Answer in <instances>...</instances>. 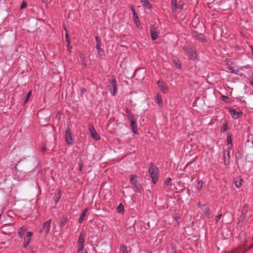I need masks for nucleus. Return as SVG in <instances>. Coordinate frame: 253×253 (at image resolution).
Wrapping results in <instances>:
<instances>
[{
    "instance_id": "20e7f679",
    "label": "nucleus",
    "mask_w": 253,
    "mask_h": 253,
    "mask_svg": "<svg viewBox=\"0 0 253 253\" xmlns=\"http://www.w3.org/2000/svg\"><path fill=\"white\" fill-rule=\"evenodd\" d=\"M84 242V235L82 233H81L77 241V245L78 246V249L77 250L78 253H83Z\"/></svg>"
},
{
    "instance_id": "aec40b11",
    "label": "nucleus",
    "mask_w": 253,
    "mask_h": 253,
    "mask_svg": "<svg viewBox=\"0 0 253 253\" xmlns=\"http://www.w3.org/2000/svg\"><path fill=\"white\" fill-rule=\"evenodd\" d=\"M87 209H85L81 213V214L80 215V218L79 219V220H78V222L79 223H82L83 220H84V217L85 216L86 213V212H87Z\"/></svg>"
},
{
    "instance_id": "6e6552de",
    "label": "nucleus",
    "mask_w": 253,
    "mask_h": 253,
    "mask_svg": "<svg viewBox=\"0 0 253 253\" xmlns=\"http://www.w3.org/2000/svg\"><path fill=\"white\" fill-rule=\"evenodd\" d=\"M51 224V219H48L45 221L43 224L41 232H44L45 235H47L50 231Z\"/></svg>"
},
{
    "instance_id": "4468645a",
    "label": "nucleus",
    "mask_w": 253,
    "mask_h": 253,
    "mask_svg": "<svg viewBox=\"0 0 253 253\" xmlns=\"http://www.w3.org/2000/svg\"><path fill=\"white\" fill-rule=\"evenodd\" d=\"M230 113L231 116L234 119L239 118L241 114V113H239L235 110H230Z\"/></svg>"
},
{
    "instance_id": "603ef678",
    "label": "nucleus",
    "mask_w": 253,
    "mask_h": 253,
    "mask_svg": "<svg viewBox=\"0 0 253 253\" xmlns=\"http://www.w3.org/2000/svg\"><path fill=\"white\" fill-rule=\"evenodd\" d=\"M14 168L16 170L17 169V165H16L15 167H14Z\"/></svg>"
},
{
    "instance_id": "bb28decb",
    "label": "nucleus",
    "mask_w": 253,
    "mask_h": 253,
    "mask_svg": "<svg viewBox=\"0 0 253 253\" xmlns=\"http://www.w3.org/2000/svg\"><path fill=\"white\" fill-rule=\"evenodd\" d=\"M142 5H143V6H145L148 9H151V5L150 3H149V2L147 0H146L145 1H144L142 3Z\"/></svg>"
},
{
    "instance_id": "4c0bfd02",
    "label": "nucleus",
    "mask_w": 253,
    "mask_h": 253,
    "mask_svg": "<svg viewBox=\"0 0 253 253\" xmlns=\"http://www.w3.org/2000/svg\"><path fill=\"white\" fill-rule=\"evenodd\" d=\"M222 215L221 214H219L218 215H217L216 216V221L217 222L218 220H220V219L221 218V217Z\"/></svg>"
},
{
    "instance_id": "a18cd8bd",
    "label": "nucleus",
    "mask_w": 253,
    "mask_h": 253,
    "mask_svg": "<svg viewBox=\"0 0 253 253\" xmlns=\"http://www.w3.org/2000/svg\"><path fill=\"white\" fill-rule=\"evenodd\" d=\"M100 139V137L96 134V140Z\"/></svg>"
},
{
    "instance_id": "09e8293b",
    "label": "nucleus",
    "mask_w": 253,
    "mask_h": 253,
    "mask_svg": "<svg viewBox=\"0 0 253 253\" xmlns=\"http://www.w3.org/2000/svg\"><path fill=\"white\" fill-rule=\"evenodd\" d=\"M132 11H133V12H134V15H135V14H136V13H135V11H134V8H132Z\"/></svg>"
},
{
    "instance_id": "39448f33",
    "label": "nucleus",
    "mask_w": 253,
    "mask_h": 253,
    "mask_svg": "<svg viewBox=\"0 0 253 253\" xmlns=\"http://www.w3.org/2000/svg\"><path fill=\"white\" fill-rule=\"evenodd\" d=\"M171 3L172 10H175L177 9L182 10L185 5V3L182 1H179L177 3V0H171Z\"/></svg>"
},
{
    "instance_id": "f257e3e1",
    "label": "nucleus",
    "mask_w": 253,
    "mask_h": 253,
    "mask_svg": "<svg viewBox=\"0 0 253 253\" xmlns=\"http://www.w3.org/2000/svg\"><path fill=\"white\" fill-rule=\"evenodd\" d=\"M239 239L240 240L239 248L243 250V253L253 247V238L247 239L246 233L244 231L240 233Z\"/></svg>"
},
{
    "instance_id": "c85d7f7f",
    "label": "nucleus",
    "mask_w": 253,
    "mask_h": 253,
    "mask_svg": "<svg viewBox=\"0 0 253 253\" xmlns=\"http://www.w3.org/2000/svg\"><path fill=\"white\" fill-rule=\"evenodd\" d=\"M127 117H128V119L130 121V122H134V121H136V119L135 118L134 116L132 114L129 113Z\"/></svg>"
},
{
    "instance_id": "e433bc0d",
    "label": "nucleus",
    "mask_w": 253,
    "mask_h": 253,
    "mask_svg": "<svg viewBox=\"0 0 253 253\" xmlns=\"http://www.w3.org/2000/svg\"><path fill=\"white\" fill-rule=\"evenodd\" d=\"M250 83L253 86V75L250 78Z\"/></svg>"
},
{
    "instance_id": "dca6fc26",
    "label": "nucleus",
    "mask_w": 253,
    "mask_h": 253,
    "mask_svg": "<svg viewBox=\"0 0 253 253\" xmlns=\"http://www.w3.org/2000/svg\"><path fill=\"white\" fill-rule=\"evenodd\" d=\"M130 127L132 130V131L135 133L137 134L138 133L137 128V125L136 121L130 122Z\"/></svg>"
},
{
    "instance_id": "ea45409f",
    "label": "nucleus",
    "mask_w": 253,
    "mask_h": 253,
    "mask_svg": "<svg viewBox=\"0 0 253 253\" xmlns=\"http://www.w3.org/2000/svg\"><path fill=\"white\" fill-rule=\"evenodd\" d=\"M65 30L66 31L65 37L66 39L69 38V35L68 34V32L65 28H64Z\"/></svg>"
},
{
    "instance_id": "7c9ffc66",
    "label": "nucleus",
    "mask_w": 253,
    "mask_h": 253,
    "mask_svg": "<svg viewBox=\"0 0 253 253\" xmlns=\"http://www.w3.org/2000/svg\"><path fill=\"white\" fill-rule=\"evenodd\" d=\"M134 187L136 189V190L139 193H142L144 191L143 188L141 187L138 184H136V186Z\"/></svg>"
},
{
    "instance_id": "c03bdc74",
    "label": "nucleus",
    "mask_w": 253,
    "mask_h": 253,
    "mask_svg": "<svg viewBox=\"0 0 253 253\" xmlns=\"http://www.w3.org/2000/svg\"><path fill=\"white\" fill-rule=\"evenodd\" d=\"M81 92H82V93H83V92H85V88H82V89H81Z\"/></svg>"
},
{
    "instance_id": "a19ab883",
    "label": "nucleus",
    "mask_w": 253,
    "mask_h": 253,
    "mask_svg": "<svg viewBox=\"0 0 253 253\" xmlns=\"http://www.w3.org/2000/svg\"><path fill=\"white\" fill-rule=\"evenodd\" d=\"M173 61L175 63L176 67L178 69L180 68V64H178L176 62V60H173Z\"/></svg>"
},
{
    "instance_id": "5fc2aeb1",
    "label": "nucleus",
    "mask_w": 253,
    "mask_h": 253,
    "mask_svg": "<svg viewBox=\"0 0 253 253\" xmlns=\"http://www.w3.org/2000/svg\"><path fill=\"white\" fill-rule=\"evenodd\" d=\"M223 97L227 98V97L225 96H223Z\"/></svg>"
},
{
    "instance_id": "c756f323",
    "label": "nucleus",
    "mask_w": 253,
    "mask_h": 253,
    "mask_svg": "<svg viewBox=\"0 0 253 253\" xmlns=\"http://www.w3.org/2000/svg\"><path fill=\"white\" fill-rule=\"evenodd\" d=\"M120 250H121L122 253H128L127 251L126 247L124 245H121Z\"/></svg>"
},
{
    "instance_id": "4d7b16f0",
    "label": "nucleus",
    "mask_w": 253,
    "mask_h": 253,
    "mask_svg": "<svg viewBox=\"0 0 253 253\" xmlns=\"http://www.w3.org/2000/svg\"><path fill=\"white\" fill-rule=\"evenodd\" d=\"M85 253H87V252H85Z\"/></svg>"
},
{
    "instance_id": "864d4df0",
    "label": "nucleus",
    "mask_w": 253,
    "mask_h": 253,
    "mask_svg": "<svg viewBox=\"0 0 253 253\" xmlns=\"http://www.w3.org/2000/svg\"><path fill=\"white\" fill-rule=\"evenodd\" d=\"M96 0V2H98V1H99L100 0Z\"/></svg>"
},
{
    "instance_id": "49530a36",
    "label": "nucleus",
    "mask_w": 253,
    "mask_h": 253,
    "mask_svg": "<svg viewBox=\"0 0 253 253\" xmlns=\"http://www.w3.org/2000/svg\"><path fill=\"white\" fill-rule=\"evenodd\" d=\"M251 49H252V55L253 56V46H250Z\"/></svg>"
},
{
    "instance_id": "473e14b6",
    "label": "nucleus",
    "mask_w": 253,
    "mask_h": 253,
    "mask_svg": "<svg viewBox=\"0 0 253 253\" xmlns=\"http://www.w3.org/2000/svg\"><path fill=\"white\" fill-rule=\"evenodd\" d=\"M124 211V206L122 204H120L119 206L117 208V211L118 212H122Z\"/></svg>"
},
{
    "instance_id": "6e6d98bb",
    "label": "nucleus",
    "mask_w": 253,
    "mask_h": 253,
    "mask_svg": "<svg viewBox=\"0 0 253 253\" xmlns=\"http://www.w3.org/2000/svg\"><path fill=\"white\" fill-rule=\"evenodd\" d=\"M81 167L80 166V170H81Z\"/></svg>"
},
{
    "instance_id": "79ce46f5",
    "label": "nucleus",
    "mask_w": 253,
    "mask_h": 253,
    "mask_svg": "<svg viewBox=\"0 0 253 253\" xmlns=\"http://www.w3.org/2000/svg\"><path fill=\"white\" fill-rule=\"evenodd\" d=\"M198 207L202 209H203L204 207H205V206L202 205L200 203H198Z\"/></svg>"
},
{
    "instance_id": "7ed1b4c3",
    "label": "nucleus",
    "mask_w": 253,
    "mask_h": 253,
    "mask_svg": "<svg viewBox=\"0 0 253 253\" xmlns=\"http://www.w3.org/2000/svg\"><path fill=\"white\" fill-rule=\"evenodd\" d=\"M149 172L153 183L155 184L158 179V175L157 169L152 164L149 166Z\"/></svg>"
},
{
    "instance_id": "de8ad7c7",
    "label": "nucleus",
    "mask_w": 253,
    "mask_h": 253,
    "mask_svg": "<svg viewBox=\"0 0 253 253\" xmlns=\"http://www.w3.org/2000/svg\"><path fill=\"white\" fill-rule=\"evenodd\" d=\"M67 48H68V50H70V48H71L72 47L71 46H70L69 44H68Z\"/></svg>"
},
{
    "instance_id": "4be33fe9",
    "label": "nucleus",
    "mask_w": 253,
    "mask_h": 253,
    "mask_svg": "<svg viewBox=\"0 0 253 253\" xmlns=\"http://www.w3.org/2000/svg\"><path fill=\"white\" fill-rule=\"evenodd\" d=\"M61 198V193L60 192H58L56 193H55L54 197L53 198L55 204H57L59 200Z\"/></svg>"
},
{
    "instance_id": "b1692460",
    "label": "nucleus",
    "mask_w": 253,
    "mask_h": 253,
    "mask_svg": "<svg viewBox=\"0 0 253 253\" xmlns=\"http://www.w3.org/2000/svg\"><path fill=\"white\" fill-rule=\"evenodd\" d=\"M188 54L192 59H194L196 58L197 56L196 52H195V50H191L190 51H188Z\"/></svg>"
},
{
    "instance_id": "c9c22d12",
    "label": "nucleus",
    "mask_w": 253,
    "mask_h": 253,
    "mask_svg": "<svg viewBox=\"0 0 253 253\" xmlns=\"http://www.w3.org/2000/svg\"><path fill=\"white\" fill-rule=\"evenodd\" d=\"M171 180V179L170 178H168L165 182V185L167 186L170 185Z\"/></svg>"
},
{
    "instance_id": "f03ea898",
    "label": "nucleus",
    "mask_w": 253,
    "mask_h": 253,
    "mask_svg": "<svg viewBox=\"0 0 253 253\" xmlns=\"http://www.w3.org/2000/svg\"><path fill=\"white\" fill-rule=\"evenodd\" d=\"M109 81L110 84L108 86V90L112 95L115 96L118 91L117 81L115 79H112Z\"/></svg>"
},
{
    "instance_id": "f3484780",
    "label": "nucleus",
    "mask_w": 253,
    "mask_h": 253,
    "mask_svg": "<svg viewBox=\"0 0 253 253\" xmlns=\"http://www.w3.org/2000/svg\"><path fill=\"white\" fill-rule=\"evenodd\" d=\"M96 42H97V37H96ZM96 47L97 49V51L98 52L99 56L102 57L103 55V50L100 48V46L99 45L98 42H97Z\"/></svg>"
},
{
    "instance_id": "72a5a7b5",
    "label": "nucleus",
    "mask_w": 253,
    "mask_h": 253,
    "mask_svg": "<svg viewBox=\"0 0 253 253\" xmlns=\"http://www.w3.org/2000/svg\"><path fill=\"white\" fill-rule=\"evenodd\" d=\"M203 180H199L198 182V189L200 190L202 187H203Z\"/></svg>"
},
{
    "instance_id": "3c124183",
    "label": "nucleus",
    "mask_w": 253,
    "mask_h": 253,
    "mask_svg": "<svg viewBox=\"0 0 253 253\" xmlns=\"http://www.w3.org/2000/svg\"><path fill=\"white\" fill-rule=\"evenodd\" d=\"M199 39L200 40L204 41L203 38L202 37H200V38H199Z\"/></svg>"
},
{
    "instance_id": "0eeeda50",
    "label": "nucleus",
    "mask_w": 253,
    "mask_h": 253,
    "mask_svg": "<svg viewBox=\"0 0 253 253\" xmlns=\"http://www.w3.org/2000/svg\"><path fill=\"white\" fill-rule=\"evenodd\" d=\"M65 139L66 143L68 144H73V139L72 137V132L69 127L66 130Z\"/></svg>"
},
{
    "instance_id": "a211bd4d",
    "label": "nucleus",
    "mask_w": 253,
    "mask_h": 253,
    "mask_svg": "<svg viewBox=\"0 0 253 253\" xmlns=\"http://www.w3.org/2000/svg\"><path fill=\"white\" fill-rule=\"evenodd\" d=\"M233 145L232 143V137L231 135H228L227 137V147L228 149H231Z\"/></svg>"
},
{
    "instance_id": "1a4fd4ad",
    "label": "nucleus",
    "mask_w": 253,
    "mask_h": 253,
    "mask_svg": "<svg viewBox=\"0 0 253 253\" xmlns=\"http://www.w3.org/2000/svg\"><path fill=\"white\" fill-rule=\"evenodd\" d=\"M150 33L152 40L154 41L158 38L160 32L157 30L156 27L154 26H152L150 27Z\"/></svg>"
},
{
    "instance_id": "58836bf2",
    "label": "nucleus",
    "mask_w": 253,
    "mask_h": 253,
    "mask_svg": "<svg viewBox=\"0 0 253 253\" xmlns=\"http://www.w3.org/2000/svg\"><path fill=\"white\" fill-rule=\"evenodd\" d=\"M228 69L230 71V72H231V73H236L235 70L234 69H233L232 68L229 67V68H228Z\"/></svg>"
},
{
    "instance_id": "5701e85b",
    "label": "nucleus",
    "mask_w": 253,
    "mask_h": 253,
    "mask_svg": "<svg viewBox=\"0 0 253 253\" xmlns=\"http://www.w3.org/2000/svg\"><path fill=\"white\" fill-rule=\"evenodd\" d=\"M228 127V124L227 122H224L221 126V131L224 132L227 130Z\"/></svg>"
},
{
    "instance_id": "8fccbe9b",
    "label": "nucleus",
    "mask_w": 253,
    "mask_h": 253,
    "mask_svg": "<svg viewBox=\"0 0 253 253\" xmlns=\"http://www.w3.org/2000/svg\"><path fill=\"white\" fill-rule=\"evenodd\" d=\"M142 3L144 1H145L146 0H139Z\"/></svg>"
},
{
    "instance_id": "412c9836",
    "label": "nucleus",
    "mask_w": 253,
    "mask_h": 253,
    "mask_svg": "<svg viewBox=\"0 0 253 253\" xmlns=\"http://www.w3.org/2000/svg\"><path fill=\"white\" fill-rule=\"evenodd\" d=\"M156 102L159 104V105L160 106H162V104H163L162 98L161 95L159 93H158L156 95Z\"/></svg>"
},
{
    "instance_id": "393cba45",
    "label": "nucleus",
    "mask_w": 253,
    "mask_h": 253,
    "mask_svg": "<svg viewBox=\"0 0 253 253\" xmlns=\"http://www.w3.org/2000/svg\"><path fill=\"white\" fill-rule=\"evenodd\" d=\"M133 17V21L135 23L136 26L138 28H141V24L139 19H138V17Z\"/></svg>"
},
{
    "instance_id": "f704fd0d",
    "label": "nucleus",
    "mask_w": 253,
    "mask_h": 253,
    "mask_svg": "<svg viewBox=\"0 0 253 253\" xmlns=\"http://www.w3.org/2000/svg\"><path fill=\"white\" fill-rule=\"evenodd\" d=\"M27 5V2L26 1H23L20 6V9L25 8Z\"/></svg>"
},
{
    "instance_id": "ddd939ff",
    "label": "nucleus",
    "mask_w": 253,
    "mask_h": 253,
    "mask_svg": "<svg viewBox=\"0 0 253 253\" xmlns=\"http://www.w3.org/2000/svg\"><path fill=\"white\" fill-rule=\"evenodd\" d=\"M26 227L22 226L18 229V235L19 238H22L23 236L26 232Z\"/></svg>"
},
{
    "instance_id": "423d86ee",
    "label": "nucleus",
    "mask_w": 253,
    "mask_h": 253,
    "mask_svg": "<svg viewBox=\"0 0 253 253\" xmlns=\"http://www.w3.org/2000/svg\"><path fill=\"white\" fill-rule=\"evenodd\" d=\"M33 234L31 232H27L26 236L24 238L23 248H26L31 243V238Z\"/></svg>"
},
{
    "instance_id": "37998d69",
    "label": "nucleus",
    "mask_w": 253,
    "mask_h": 253,
    "mask_svg": "<svg viewBox=\"0 0 253 253\" xmlns=\"http://www.w3.org/2000/svg\"><path fill=\"white\" fill-rule=\"evenodd\" d=\"M65 41L68 43V44H70V40H69V38H68V39H66Z\"/></svg>"
},
{
    "instance_id": "9d476101",
    "label": "nucleus",
    "mask_w": 253,
    "mask_h": 253,
    "mask_svg": "<svg viewBox=\"0 0 253 253\" xmlns=\"http://www.w3.org/2000/svg\"><path fill=\"white\" fill-rule=\"evenodd\" d=\"M157 85L163 93H166L168 91V86L163 81L159 80L157 82Z\"/></svg>"
},
{
    "instance_id": "cd10ccee",
    "label": "nucleus",
    "mask_w": 253,
    "mask_h": 253,
    "mask_svg": "<svg viewBox=\"0 0 253 253\" xmlns=\"http://www.w3.org/2000/svg\"><path fill=\"white\" fill-rule=\"evenodd\" d=\"M203 211H204V213L206 214L208 216H210V209L209 208L207 207H204L203 209H202Z\"/></svg>"
},
{
    "instance_id": "f8f14e48",
    "label": "nucleus",
    "mask_w": 253,
    "mask_h": 253,
    "mask_svg": "<svg viewBox=\"0 0 253 253\" xmlns=\"http://www.w3.org/2000/svg\"><path fill=\"white\" fill-rule=\"evenodd\" d=\"M224 163L226 166L228 165L230 163V152L229 151H225L224 152Z\"/></svg>"
},
{
    "instance_id": "2f4dec72",
    "label": "nucleus",
    "mask_w": 253,
    "mask_h": 253,
    "mask_svg": "<svg viewBox=\"0 0 253 253\" xmlns=\"http://www.w3.org/2000/svg\"><path fill=\"white\" fill-rule=\"evenodd\" d=\"M31 94H32V90H30L28 92V93H27V95L26 96V98H25V101H24V102L25 103L29 101L30 98L31 96Z\"/></svg>"
},
{
    "instance_id": "2eb2a0df",
    "label": "nucleus",
    "mask_w": 253,
    "mask_h": 253,
    "mask_svg": "<svg viewBox=\"0 0 253 253\" xmlns=\"http://www.w3.org/2000/svg\"><path fill=\"white\" fill-rule=\"evenodd\" d=\"M138 178L137 176L136 175H130V181L132 185L133 186H136V184H137L136 179Z\"/></svg>"
},
{
    "instance_id": "9b49d317",
    "label": "nucleus",
    "mask_w": 253,
    "mask_h": 253,
    "mask_svg": "<svg viewBox=\"0 0 253 253\" xmlns=\"http://www.w3.org/2000/svg\"><path fill=\"white\" fill-rule=\"evenodd\" d=\"M243 181H244L243 179L240 176L235 178L234 179V183L235 186L238 188H239L241 187Z\"/></svg>"
},
{
    "instance_id": "a878e982",
    "label": "nucleus",
    "mask_w": 253,
    "mask_h": 253,
    "mask_svg": "<svg viewBox=\"0 0 253 253\" xmlns=\"http://www.w3.org/2000/svg\"><path fill=\"white\" fill-rule=\"evenodd\" d=\"M68 221L67 218H63L61 219L60 223H59V226L60 227H63L67 223Z\"/></svg>"
},
{
    "instance_id": "6ab92c4d",
    "label": "nucleus",
    "mask_w": 253,
    "mask_h": 253,
    "mask_svg": "<svg viewBox=\"0 0 253 253\" xmlns=\"http://www.w3.org/2000/svg\"><path fill=\"white\" fill-rule=\"evenodd\" d=\"M88 128L89 130V131L90 132V134L92 136V137L95 139V132H94L95 131L94 126L92 124H89L88 126Z\"/></svg>"
}]
</instances>
